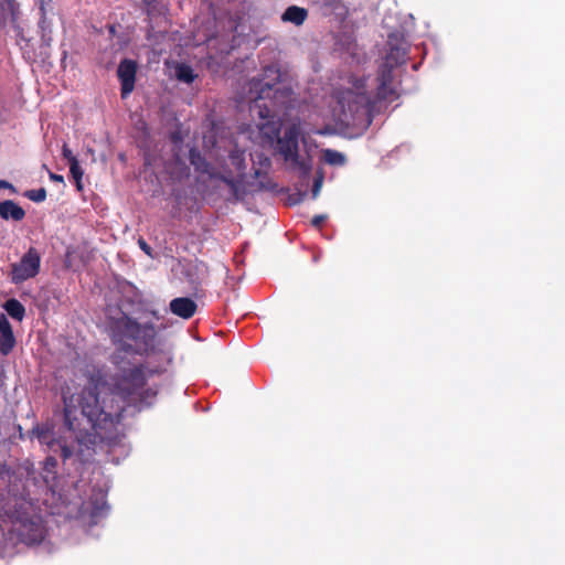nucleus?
<instances>
[{
  "instance_id": "nucleus-9",
  "label": "nucleus",
  "mask_w": 565,
  "mask_h": 565,
  "mask_svg": "<svg viewBox=\"0 0 565 565\" xmlns=\"http://www.w3.org/2000/svg\"><path fill=\"white\" fill-rule=\"evenodd\" d=\"M41 268V255L35 247H30L18 263L11 265L10 280L19 285L34 278Z\"/></svg>"
},
{
  "instance_id": "nucleus-20",
  "label": "nucleus",
  "mask_w": 565,
  "mask_h": 565,
  "mask_svg": "<svg viewBox=\"0 0 565 565\" xmlns=\"http://www.w3.org/2000/svg\"><path fill=\"white\" fill-rule=\"evenodd\" d=\"M68 164H70V172L72 174V178L75 180L76 188H77V190L81 191L83 189L82 178H83L84 171L79 167L78 160H73V162L68 163Z\"/></svg>"
},
{
  "instance_id": "nucleus-30",
  "label": "nucleus",
  "mask_w": 565,
  "mask_h": 565,
  "mask_svg": "<svg viewBox=\"0 0 565 565\" xmlns=\"http://www.w3.org/2000/svg\"><path fill=\"white\" fill-rule=\"evenodd\" d=\"M50 179L54 182H60V183H63L64 182V178L63 175L61 174H56V173H53V172H50Z\"/></svg>"
},
{
  "instance_id": "nucleus-19",
  "label": "nucleus",
  "mask_w": 565,
  "mask_h": 565,
  "mask_svg": "<svg viewBox=\"0 0 565 565\" xmlns=\"http://www.w3.org/2000/svg\"><path fill=\"white\" fill-rule=\"evenodd\" d=\"M323 159L331 166H343L347 161L345 156L337 150L324 149Z\"/></svg>"
},
{
  "instance_id": "nucleus-13",
  "label": "nucleus",
  "mask_w": 565,
  "mask_h": 565,
  "mask_svg": "<svg viewBox=\"0 0 565 565\" xmlns=\"http://www.w3.org/2000/svg\"><path fill=\"white\" fill-rule=\"evenodd\" d=\"M15 345V338L8 319L2 315L0 318V353L8 355Z\"/></svg>"
},
{
  "instance_id": "nucleus-4",
  "label": "nucleus",
  "mask_w": 565,
  "mask_h": 565,
  "mask_svg": "<svg viewBox=\"0 0 565 565\" xmlns=\"http://www.w3.org/2000/svg\"><path fill=\"white\" fill-rule=\"evenodd\" d=\"M113 341L127 353L148 354L154 350L156 331L151 326H141L128 316L111 324Z\"/></svg>"
},
{
  "instance_id": "nucleus-34",
  "label": "nucleus",
  "mask_w": 565,
  "mask_h": 565,
  "mask_svg": "<svg viewBox=\"0 0 565 565\" xmlns=\"http://www.w3.org/2000/svg\"><path fill=\"white\" fill-rule=\"evenodd\" d=\"M178 171H179V175H180V174H181V172H182V169H181V164H180V163H179Z\"/></svg>"
},
{
  "instance_id": "nucleus-12",
  "label": "nucleus",
  "mask_w": 565,
  "mask_h": 565,
  "mask_svg": "<svg viewBox=\"0 0 565 565\" xmlns=\"http://www.w3.org/2000/svg\"><path fill=\"white\" fill-rule=\"evenodd\" d=\"M137 73V63L132 60H122L117 70V75L121 84V98H127L135 88Z\"/></svg>"
},
{
  "instance_id": "nucleus-33",
  "label": "nucleus",
  "mask_w": 565,
  "mask_h": 565,
  "mask_svg": "<svg viewBox=\"0 0 565 565\" xmlns=\"http://www.w3.org/2000/svg\"><path fill=\"white\" fill-rule=\"evenodd\" d=\"M46 463L54 467V466H56V460L53 457H47L46 458Z\"/></svg>"
},
{
  "instance_id": "nucleus-35",
  "label": "nucleus",
  "mask_w": 565,
  "mask_h": 565,
  "mask_svg": "<svg viewBox=\"0 0 565 565\" xmlns=\"http://www.w3.org/2000/svg\"><path fill=\"white\" fill-rule=\"evenodd\" d=\"M2 515H3V514H2V510L0 509V518H1Z\"/></svg>"
},
{
  "instance_id": "nucleus-24",
  "label": "nucleus",
  "mask_w": 565,
  "mask_h": 565,
  "mask_svg": "<svg viewBox=\"0 0 565 565\" xmlns=\"http://www.w3.org/2000/svg\"><path fill=\"white\" fill-rule=\"evenodd\" d=\"M62 154L64 159L68 161V163H72L73 160H77V158L73 154L72 150L67 147V145H63Z\"/></svg>"
},
{
  "instance_id": "nucleus-18",
  "label": "nucleus",
  "mask_w": 565,
  "mask_h": 565,
  "mask_svg": "<svg viewBox=\"0 0 565 565\" xmlns=\"http://www.w3.org/2000/svg\"><path fill=\"white\" fill-rule=\"evenodd\" d=\"M228 158H230L231 164L239 172V177L236 179L242 180V183L244 184L243 177H244L245 169H246L245 152L242 150L235 149L230 152Z\"/></svg>"
},
{
  "instance_id": "nucleus-10",
  "label": "nucleus",
  "mask_w": 565,
  "mask_h": 565,
  "mask_svg": "<svg viewBox=\"0 0 565 565\" xmlns=\"http://www.w3.org/2000/svg\"><path fill=\"white\" fill-rule=\"evenodd\" d=\"M376 79V94L373 98L371 97V100H376V108L380 113L383 102H393L398 95L393 86V71L390 70V66H380Z\"/></svg>"
},
{
  "instance_id": "nucleus-21",
  "label": "nucleus",
  "mask_w": 565,
  "mask_h": 565,
  "mask_svg": "<svg viewBox=\"0 0 565 565\" xmlns=\"http://www.w3.org/2000/svg\"><path fill=\"white\" fill-rule=\"evenodd\" d=\"M195 77L196 75L193 73V70L189 65L179 63V82L190 84Z\"/></svg>"
},
{
  "instance_id": "nucleus-2",
  "label": "nucleus",
  "mask_w": 565,
  "mask_h": 565,
  "mask_svg": "<svg viewBox=\"0 0 565 565\" xmlns=\"http://www.w3.org/2000/svg\"><path fill=\"white\" fill-rule=\"evenodd\" d=\"M292 94V88L282 79L277 65L264 67L262 77L249 81L250 113L260 119L257 128L263 146L275 145L281 130V120L277 113L288 106Z\"/></svg>"
},
{
  "instance_id": "nucleus-29",
  "label": "nucleus",
  "mask_w": 565,
  "mask_h": 565,
  "mask_svg": "<svg viewBox=\"0 0 565 565\" xmlns=\"http://www.w3.org/2000/svg\"><path fill=\"white\" fill-rule=\"evenodd\" d=\"M166 65L168 66V68L170 70V75H177V62L174 61H167L166 62Z\"/></svg>"
},
{
  "instance_id": "nucleus-11",
  "label": "nucleus",
  "mask_w": 565,
  "mask_h": 565,
  "mask_svg": "<svg viewBox=\"0 0 565 565\" xmlns=\"http://www.w3.org/2000/svg\"><path fill=\"white\" fill-rule=\"evenodd\" d=\"M387 46L388 52L385 56L384 63L381 66H390V70L393 71L396 66L406 62L408 43L402 34L391 33L388 35Z\"/></svg>"
},
{
  "instance_id": "nucleus-28",
  "label": "nucleus",
  "mask_w": 565,
  "mask_h": 565,
  "mask_svg": "<svg viewBox=\"0 0 565 565\" xmlns=\"http://www.w3.org/2000/svg\"><path fill=\"white\" fill-rule=\"evenodd\" d=\"M0 189L10 190L12 193L17 192L14 185L7 180H0Z\"/></svg>"
},
{
  "instance_id": "nucleus-6",
  "label": "nucleus",
  "mask_w": 565,
  "mask_h": 565,
  "mask_svg": "<svg viewBox=\"0 0 565 565\" xmlns=\"http://www.w3.org/2000/svg\"><path fill=\"white\" fill-rule=\"evenodd\" d=\"M210 277L206 263L194 257L179 260V291L182 295L205 297L204 285Z\"/></svg>"
},
{
  "instance_id": "nucleus-31",
  "label": "nucleus",
  "mask_w": 565,
  "mask_h": 565,
  "mask_svg": "<svg viewBox=\"0 0 565 565\" xmlns=\"http://www.w3.org/2000/svg\"><path fill=\"white\" fill-rule=\"evenodd\" d=\"M169 308L172 313L177 315V298L170 301Z\"/></svg>"
},
{
  "instance_id": "nucleus-25",
  "label": "nucleus",
  "mask_w": 565,
  "mask_h": 565,
  "mask_svg": "<svg viewBox=\"0 0 565 565\" xmlns=\"http://www.w3.org/2000/svg\"><path fill=\"white\" fill-rule=\"evenodd\" d=\"M327 218H328V216L324 214L315 215L311 220V224H312V226L319 228L324 223V221Z\"/></svg>"
},
{
  "instance_id": "nucleus-8",
  "label": "nucleus",
  "mask_w": 565,
  "mask_h": 565,
  "mask_svg": "<svg viewBox=\"0 0 565 565\" xmlns=\"http://www.w3.org/2000/svg\"><path fill=\"white\" fill-rule=\"evenodd\" d=\"M299 136L300 128L298 125H290L284 132L282 137L275 140L277 152L284 158L286 162H289L292 168L308 173L310 171V164L299 157Z\"/></svg>"
},
{
  "instance_id": "nucleus-7",
  "label": "nucleus",
  "mask_w": 565,
  "mask_h": 565,
  "mask_svg": "<svg viewBox=\"0 0 565 565\" xmlns=\"http://www.w3.org/2000/svg\"><path fill=\"white\" fill-rule=\"evenodd\" d=\"M190 159L198 172L207 174L211 180L221 182L227 186L228 194L225 196L227 202L236 203L245 199L246 189L242 180L234 179L231 173L222 174L216 172L211 163L195 150H191Z\"/></svg>"
},
{
  "instance_id": "nucleus-3",
  "label": "nucleus",
  "mask_w": 565,
  "mask_h": 565,
  "mask_svg": "<svg viewBox=\"0 0 565 565\" xmlns=\"http://www.w3.org/2000/svg\"><path fill=\"white\" fill-rule=\"evenodd\" d=\"M350 87L337 88L333 98L337 105L333 114L338 122L347 128L367 129L376 114V100H371L366 92V79L352 77Z\"/></svg>"
},
{
  "instance_id": "nucleus-1",
  "label": "nucleus",
  "mask_w": 565,
  "mask_h": 565,
  "mask_svg": "<svg viewBox=\"0 0 565 565\" xmlns=\"http://www.w3.org/2000/svg\"><path fill=\"white\" fill-rule=\"evenodd\" d=\"M145 383L142 366L134 365L122 369L116 376L114 391L103 399V405L95 387H84L78 394L64 392V423L75 434L76 451L63 439L55 438L54 429L49 424H36L29 435L54 454L58 452L63 460L76 455L79 461L85 462L98 444L113 445L117 441V425L122 418L125 405L139 395Z\"/></svg>"
},
{
  "instance_id": "nucleus-17",
  "label": "nucleus",
  "mask_w": 565,
  "mask_h": 565,
  "mask_svg": "<svg viewBox=\"0 0 565 565\" xmlns=\"http://www.w3.org/2000/svg\"><path fill=\"white\" fill-rule=\"evenodd\" d=\"M3 308L11 318L18 321H21L25 316L24 306L14 298L7 300L6 303L3 305Z\"/></svg>"
},
{
  "instance_id": "nucleus-23",
  "label": "nucleus",
  "mask_w": 565,
  "mask_h": 565,
  "mask_svg": "<svg viewBox=\"0 0 565 565\" xmlns=\"http://www.w3.org/2000/svg\"><path fill=\"white\" fill-rule=\"evenodd\" d=\"M44 23L45 21L43 20L42 23H41V29H42V38H41V41H42V45L44 46H50L51 45V42H52V38L50 34L46 33L45 31V26H44Z\"/></svg>"
},
{
  "instance_id": "nucleus-14",
  "label": "nucleus",
  "mask_w": 565,
  "mask_h": 565,
  "mask_svg": "<svg viewBox=\"0 0 565 565\" xmlns=\"http://www.w3.org/2000/svg\"><path fill=\"white\" fill-rule=\"evenodd\" d=\"M204 297H195L192 295H183L179 297V318L190 319L192 318L198 309L199 302H201Z\"/></svg>"
},
{
  "instance_id": "nucleus-15",
  "label": "nucleus",
  "mask_w": 565,
  "mask_h": 565,
  "mask_svg": "<svg viewBox=\"0 0 565 565\" xmlns=\"http://www.w3.org/2000/svg\"><path fill=\"white\" fill-rule=\"evenodd\" d=\"M25 211L14 201L6 200L0 202V217L8 221L20 222L24 218Z\"/></svg>"
},
{
  "instance_id": "nucleus-22",
  "label": "nucleus",
  "mask_w": 565,
  "mask_h": 565,
  "mask_svg": "<svg viewBox=\"0 0 565 565\" xmlns=\"http://www.w3.org/2000/svg\"><path fill=\"white\" fill-rule=\"evenodd\" d=\"M24 196L33 202L40 203L46 199V190L44 188L28 190Z\"/></svg>"
},
{
  "instance_id": "nucleus-32",
  "label": "nucleus",
  "mask_w": 565,
  "mask_h": 565,
  "mask_svg": "<svg viewBox=\"0 0 565 565\" xmlns=\"http://www.w3.org/2000/svg\"><path fill=\"white\" fill-rule=\"evenodd\" d=\"M169 138H170L172 143L177 145V130L170 131L169 132Z\"/></svg>"
},
{
  "instance_id": "nucleus-5",
  "label": "nucleus",
  "mask_w": 565,
  "mask_h": 565,
  "mask_svg": "<svg viewBox=\"0 0 565 565\" xmlns=\"http://www.w3.org/2000/svg\"><path fill=\"white\" fill-rule=\"evenodd\" d=\"M11 523L7 532V539L11 542L23 543L25 545L40 544L45 537V526L41 516L30 514L23 510L22 505L14 507L13 510L6 511Z\"/></svg>"
},
{
  "instance_id": "nucleus-16",
  "label": "nucleus",
  "mask_w": 565,
  "mask_h": 565,
  "mask_svg": "<svg viewBox=\"0 0 565 565\" xmlns=\"http://www.w3.org/2000/svg\"><path fill=\"white\" fill-rule=\"evenodd\" d=\"M307 15H308V12L306 9L297 7V6H290L282 13L281 19L284 21L291 22L296 25H301L305 22Z\"/></svg>"
},
{
  "instance_id": "nucleus-26",
  "label": "nucleus",
  "mask_w": 565,
  "mask_h": 565,
  "mask_svg": "<svg viewBox=\"0 0 565 565\" xmlns=\"http://www.w3.org/2000/svg\"><path fill=\"white\" fill-rule=\"evenodd\" d=\"M321 185H322V178L316 179L313 182V185H312V196L313 198L318 196Z\"/></svg>"
},
{
  "instance_id": "nucleus-27",
  "label": "nucleus",
  "mask_w": 565,
  "mask_h": 565,
  "mask_svg": "<svg viewBox=\"0 0 565 565\" xmlns=\"http://www.w3.org/2000/svg\"><path fill=\"white\" fill-rule=\"evenodd\" d=\"M138 245L148 256H152L151 247L143 238L138 239Z\"/></svg>"
}]
</instances>
